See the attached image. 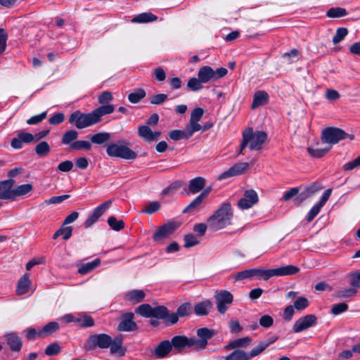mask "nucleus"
Returning a JSON list of instances; mask_svg holds the SVG:
<instances>
[{
    "label": "nucleus",
    "mask_w": 360,
    "mask_h": 360,
    "mask_svg": "<svg viewBox=\"0 0 360 360\" xmlns=\"http://www.w3.org/2000/svg\"><path fill=\"white\" fill-rule=\"evenodd\" d=\"M179 315L177 313L169 314V311L166 307V313L162 318H158V319H163L167 325H174L179 321Z\"/></svg>",
    "instance_id": "nucleus-50"
},
{
    "label": "nucleus",
    "mask_w": 360,
    "mask_h": 360,
    "mask_svg": "<svg viewBox=\"0 0 360 360\" xmlns=\"http://www.w3.org/2000/svg\"><path fill=\"white\" fill-rule=\"evenodd\" d=\"M135 312L143 317L158 319V318L164 317L166 313V307L160 305L152 307L149 304H142L136 308Z\"/></svg>",
    "instance_id": "nucleus-9"
},
{
    "label": "nucleus",
    "mask_w": 360,
    "mask_h": 360,
    "mask_svg": "<svg viewBox=\"0 0 360 360\" xmlns=\"http://www.w3.org/2000/svg\"><path fill=\"white\" fill-rule=\"evenodd\" d=\"M72 233V226H65L63 225L62 227L60 228L58 230H57L56 231V233L53 234V238L56 239L59 236H62L63 239L65 240H67L71 237Z\"/></svg>",
    "instance_id": "nucleus-42"
},
{
    "label": "nucleus",
    "mask_w": 360,
    "mask_h": 360,
    "mask_svg": "<svg viewBox=\"0 0 360 360\" xmlns=\"http://www.w3.org/2000/svg\"><path fill=\"white\" fill-rule=\"evenodd\" d=\"M202 82L200 79L195 77H192L188 79L187 82V88L193 91H197L203 88Z\"/></svg>",
    "instance_id": "nucleus-49"
},
{
    "label": "nucleus",
    "mask_w": 360,
    "mask_h": 360,
    "mask_svg": "<svg viewBox=\"0 0 360 360\" xmlns=\"http://www.w3.org/2000/svg\"><path fill=\"white\" fill-rule=\"evenodd\" d=\"M112 343V338L105 333L91 335L86 339L84 348L86 351L93 350L96 347L107 349Z\"/></svg>",
    "instance_id": "nucleus-5"
},
{
    "label": "nucleus",
    "mask_w": 360,
    "mask_h": 360,
    "mask_svg": "<svg viewBox=\"0 0 360 360\" xmlns=\"http://www.w3.org/2000/svg\"><path fill=\"white\" fill-rule=\"evenodd\" d=\"M246 352L242 349H236L229 355L224 357V360H248Z\"/></svg>",
    "instance_id": "nucleus-44"
},
{
    "label": "nucleus",
    "mask_w": 360,
    "mask_h": 360,
    "mask_svg": "<svg viewBox=\"0 0 360 360\" xmlns=\"http://www.w3.org/2000/svg\"><path fill=\"white\" fill-rule=\"evenodd\" d=\"M266 348H268V347L263 340L259 342L257 345L254 347L249 352H246L248 359L250 360L254 357L259 356L263 352H264Z\"/></svg>",
    "instance_id": "nucleus-35"
},
{
    "label": "nucleus",
    "mask_w": 360,
    "mask_h": 360,
    "mask_svg": "<svg viewBox=\"0 0 360 360\" xmlns=\"http://www.w3.org/2000/svg\"><path fill=\"white\" fill-rule=\"evenodd\" d=\"M91 148V144L90 142L87 141H75L72 143L70 146V150H90Z\"/></svg>",
    "instance_id": "nucleus-45"
},
{
    "label": "nucleus",
    "mask_w": 360,
    "mask_h": 360,
    "mask_svg": "<svg viewBox=\"0 0 360 360\" xmlns=\"http://www.w3.org/2000/svg\"><path fill=\"white\" fill-rule=\"evenodd\" d=\"M248 167L249 164L248 162H237L231 167L227 171L221 174L219 176L218 179H225L231 176L242 174L248 169Z\"/></svg>",
    "instance_id": "nucleus-17"
},
{
    "label": "nucleus",
    "mask_w": 360,
    "mask_h": 360,
    "mask_svg": "<svg viewBox=\"0 0 360 360\" xmlns=\"http://www.w3.org/2000/svg\"><path fill=\"white\" fill-rule=\"evenodd\" d=\"M185 130L187 134L186 136L191 138L195 132L201 130V125L198 122L190 120L189 123L186 125Z\"/></svg>",
    "instance_id": "nucleus-47"
},
{
    "label": "nucleus",
    "mask_w": 360,
    "mask_h": 360,
    "mask_svg": "<svg viewBox=\"0 0 360 360\" xmlns=\"http://www.w3.org/2000/svg\"><path fill=\"white\" fill-rule=\"evenodd\" d=\"M206 180L202 176L193 178L189 181L188 190L191 194H196L204 188Z\"/></svg>",
    "instance_id": "nucleus-26"
},
{
    "label": "nucleus",
    "mask_w": 360,
    "mask_h": 360,
    "mask_svg": "<svg viewBox=\"0 0 360 360\" xmlns=\"http://www.w3.org/2000/svg\"><path fill=\"white\" fill-rule=\"evenodd\" d=\"M78 132L75 129H71L65 133L62 136L61 142L64 145H70L76 141L78 137Z\"/></svg>",
    "instance_id": "nucleus-40"
},
{
    "label": "nucleus",
    "mask_w": 360,
    "mask_h": 360,
    "mask_svg": "<svg viewBox=\"0 0 360 360\" xmlns=\"http://www.w3.org/2000/svg\"><path fill=\"white\" fill-rule=\"evenodd\" d=\"M274 276H283L295 275L300 271V269L294 265H287L278 268L273 269Z\"/></svg>",
    "instance_id": "nucleus-28"
},
{
    "label": "nucleus",
    "mask_w": 360,
    "mask_h": 360,
    "mask_svg": "<svg viewBox=\"0 0 360 360\" xmlns=\"http://www.w3.org/2000/svg\"><path fill=\"white\" fill-rule=\"evenodd\" d=\"M323 188V186L321 184L318 182H314L309 185V186L306 187L304 192L300 193L295 199V200L298 203H301L304 200H305L307 198H309L310 196L313 195L316 192L319 191Z\"/></svg>",
    "instance_id": "nucleus-21"
},
{
    "label": "nucleus",
    "mask_w": 360,
    "mask_h": 360,
    "mask_svg": "<svg viewBox=\"0 0 360 360\" xmlns=\"http://www.w3.org/2000/svg\"><path fill=\"white\" fill-rule=\"evenodd\" d=\"M101 264V259H96L92 262H87L86 264H82L79 269H78V273L84 275L92 270H94L96 267L98 266Z\"/></svg>",
    "instance_id": "nucleus-36"
},
{
    "label": "nucleus",
    "mask_w": 360,
    "mask_h": 360,
    "mask_svg": "<svg viewBox=\"0 0 360 360\" xmlns=\"http://www.w3.org/2000/svg\"><path fill=\"white\" fill-rule=\"evenodd\" d=\"M177 227V224L174 221H169L163 224L154 233L153 236V240L156 243L162 241L172 234Z\"/></svg>",
    "instance_id": "nucleus-13"
},
{
    "label": "nucleus",
    "mask_w": 360,
    "mask_h": 360,
    "mask_svg": "<svg viewBox=\"0 0 360 360\" xmlns=\"http://www.w3.org/2000/svg\"><path fill=\"white\" fill-rule=\"evenodd\" d=\"M259 200L257 192L253 189L246 190L243 197L238 202V206L241 210H247L257 204Z\"/></svg>",
    "instance_id": "nucleus-14"
},
{
    "label": "nucleus",
    "mask_w": 360,
    "mask_h": 360,
    "mask_svg": "<svg viewBox=\"0 0 360 360\" xmlns=\"http://www.w3.org/2000/svg\"><path fill=\"white\" fill-rule=\"evenodd\" d=\"M139 136L146 142L157 141L161 135L160 131H153L148 125H141L138 129Z\"/></svg>",
    "instance_id": "nucleus-19"
},
{
    "label": "nucleus",
    "mask_w": 360,
    "mask_h": 360,
    "mask_svg": "<svg viewBox=\"0 0 360 360\" xmlns=\"http://www.w3.org/2000/svg\"><path fill=\"white\" fill-rule=\"evenodd\" d=\"M251 342L252 339L250 337H243L230 342L224 348L226 349L245 348L248 347Z\"/></svg>",
    "instance_id": "nucleus-29"
},
{
    "label": "nucleus",
    "mask_w": 360,
    "mask_h": 360,
    "mask_svg": "<svg viewBox=\"0 0 360 360\" xmlns=\"http://www.w3.org/2000/svg\"><path fill=\"white\" fill-rule=\"evenodd\" d=\"M158 20V16L150 12L142 13L135 16L132 20V22L135 23H147Z\"/></svg>",
    "instance_id": "nucleus-33"
},
{
    "label": "nucleus",
    "mask_w": 360,
    "mask_h": 360,
    "mask_svg": "<svg viewBox=\"0 0 360 360\" xmlns=\"http://www.w3.org/2000/svg\"><path fill=\"white\" fill-rule=\"evenodd\" d=\"M348 30L345 27H339L337 29L335 34L333 38V42L334 44H337L340 43L341 41L344 39V38L347 35Z\"/></svg>",
    "instance_id": "nucleus-53"
},
{
    "label": "nucleus",
    "mask_w": 360,
    "mask_h": 360,
    "mask_svg": "<svg viewBox=\"0 0 360 360\" xmlns=\"http://www.w3.org/2000/svg\"><path fill=\"white\" fill-rule=\"evenodd\" d=\"M192 306L189 302L181 304L177 309L176 313L179 317H185L191 313Z\"/></svg>",
    "instance_id": "nucleus-52"
},
{
    "label": "nucleus",
    "mask_w": 360,
    "mask_h": 360,
    "mask_svg": "<svg viewBox=\"0 0 360 360\" xmlns=\"http://www.w3.org/2000/svg\"><path fill=\"white\" fill-rule=\"evenodd\" d=\"M319 144L314 146H309L307 148V151L311 157L314 158H320L323 157L331 148L330 146L324 148L318 147Z\"/></svg>",
    "instance_id": "nucleus-32"
},
{
    "label": "nucleus",
    "mask_w": 360,
    "mask_h": 360,
    "mask_svg": "<svg viewBox=\"0 0 360 360\" xmlns=\"http://www.w3.org/2000/svg\"><path fill=\"white\" fill-rule=\"evenodd\" d=\"M348 304L345 302H340L338 304H334L331 308V314L333 315H338L348 309Z\"/></svg>",
    "instance_id": "nucleus-60"
},
{
    "label": "nucleus",
    "mask_w": 360,
    "mask_h": 360,
    "mask_svg": "<svg viewBox=\"0 0 360 360\" xmlns=\"http://www.w3.org/2000/svg\"><path fill=\"white\" fill-rule=\"evenodd\" d=\"M347 12L345 8L336 7L330 8L326 13L328 18H340L347 15Z\"/></svg>",
    "instance_id": "nucleus-48"
},
{
    "label": "nucleus",
    "mask_w": 360,
    "mask_h": 360,
    "mask_svg": "<svg viewBox=\"0 0 360 360\" xmlns=\"http://www.w3.org/2000/svg\"><path fill=\"white\" fill-rule=\"evenodd\" d=\"M108 225L115 231H120L124 229V223L122 220H117L115 217H110L108 219Z\"/></svg>",
    "instance_id": "nucleus-51"
},
{
    "label": "nucleus",
    "mask_w": 360,
    "mask_h": 360,
    "mask_svg": "<svg viewBox=\"0 0 360 360\" xmlns=\"http://www.w3.org/2000/svg\"><path fill=\"white\" fill-rule=\"evenodd\" d=\"M160 209V202L158 201H152L145 206V208L143 210L142 212L146 213L148 214H152L158 212Z\"/></svg>",
    "instance_id": "nucleus-54"
},
{
    "label": "nucleus",
    "mask_w": 360,
    "mask_h": 360,
    "mask_svg": "<svg viewBox=\"0 0 360 360\" xmlns=\"http://www.w3.org/2000/svg\"><path fill=\"white\" fill-rule=\"evenodd\" d=\"M269 100V95L264 91H257L253 97V101L252 103V108L255 109L260 105H263L267 103Z\"/></svg>",
    "instance_id": "nucleus-30"
},
{
    "label": "nucleus",
    "mask_w": 360,
    "mask_h": 360,
    "mask_svg": "<svg viewBox=\"0 0 360 360\" xmlns=\"http://www.w3.org/2000/svg\"><path fill=\"white\" fill-rule=\"evenodd\" d=\"M70 195H63L60 196H53L49 199L45 200L43 202L45 205H49L51 204H60L63 201L70 198Z\"/></svg>",
    "instance_id": "nucleus-57"
},
{
    "label": "nucleus",
    "mask_w": 360,
    "mask_h": 360,
    "mask_svg": "<svg viewBox=\"0 0 360 360\" xmlns=\"http://www.w3.org/2000/svg\"><path fill=\"white\" fill-rule=\"evenodd\" d=\"M349 284L354 288H360V271H354L349 274Z\"/></svg>",
    "instance_id": "nucleus-61"
},
{
    "label": "nucleus",
    "mask_w": 360,
    "mask_h": 360,
    "mask_svg": "<svg viewBox=\"0 0 360 360\" xmlns=\"http://www.w3.org/2000/svg\"><path fill=\"white\" fill-rule=\"evenodd\" d=\"M184 247L189 248L199 244L200 241L198 238L192 233L187 234L184 236Z\"/></svg>",
    "instance_id": "nucleus-56"
},
{
    "label": "nucleus",
    "mask_w": 360,
    "mask_h": 360,
    "mask_svg": "<svg viewBox=\"0 0 360 360\" xmlns=\"http://www.w3.org/2000/svg\"><path fill=\"white\" fill-rule=\"evenodd\" d=\"M6 343L13 352H19L22 348L20 338L15 333H10L5 335Z\"/></svg>",
    "instance_id": "nucleus-24"
},
{
    "label": "nucleus",
    "mask_w": 360,
    "mask_h": 360,
    "mask_svg": "<svg viewBox=\"0 0 360 360\" xmlns=\"http://www.w3.org/2000/svg\"><path fill=\"white\" fill-rule=\"evenodd\" d=\"M253 277H259L267 281L271 277L274 276L273 269H252Z\"/></svg>",
    "instance_id": "nucleus-39"
},
{
    "label": "nucleus",
    "mask_w": 360,
    "mask_h": 360,
    "mask_svg": "<svg viewBox=\"0 0 360 360\" xmlns=\"http://www.w3.org/2000/svg\"><path fill=\"white\" fill-rule=\"evenodd\" d=\"M34 141V136L29 132H19L16 137L11 141V146L14 149H20L23 146V143H29Z\"/></svg>",
    "instance_id": "nucleus-18"
},
{
    "label": "nucleus",
    "mask_w": 360,
    "mask_h": 360,
    "mask_svg": "<svg viewBox=\"0 0 360 360\" xmlns=\"http://www.w3.org/2000/svg\"><path fill=\"white\" fill-rule=\"evenodd\" d=\"M6 188V191L0 192V199L1 200H15L17 197L22 196L30 193L33 186L31 184H22L15 188Z\"/></svg>",
    "instance_id": "nucleus-10"
},
{
    "label": "nucleus",
    "mask_w": 360,
    "mask_h": 360,
    "mask_svg": "<svg viewBox=\"0 0 360 360\" xmlns=\"http://www.w3.org/2000/svg\"><path fill=\"white\" fill-rule=\"evenodd\" d=\"M30 281L29 279V274H25L19 280L16 288L18 295H21L25 294L30 288Z\"/></svg>",
    "instance_id": "nucleus-31"
},
{
    "label": "nucleus",
    "mask_w": 360,
    "mask_h": 360,
    "mask_svg": "<svg viewBox=\"0 0 360 360\" xmlns=\"http://www.w3.org/2000/svg\"><path fill=\"white\" fill-rule=\"evenodd\" d=\"M59 328V325L57 322H50L44 326L41 330H40L38 335L40 337L48 336Z\"/></svg>",
    "instance_id": "nucleus-41"
},
{
    "label": "nucleus",
    "mask_w": 360,
    "mask_h": 360,
    "mask_svg": "<svg viewBox=\"0 0 360 360\" xmlns=\"http://www.w3.org/2000/svg\"><path fill=\"white\" fill-rule=\"evenodd\" d=\"M357 288H342L336 290L333 297L337 300H350L352 297L356 296L357 293Z\"/></svg>",
    "instance_id": "nucleus-25"
},
{
    "label": "nucleus",
    "mask_w": 360,
    "mask_h": 360,
    "mask_svg": "<svg viewBox=\"0 0 360 360\" xmlns=\"http://www.w3.org/2000/svg\"><path fill=\"white\" fill-rule=\"evenodd\" d=\"M134 314L132 312L124 313L120 316V322L117 326V330L132 332L138 330L139 326L134 321Z\"/></svg>",
    "instance_id": "nucleus-12"
},
{
    "label": "nucleus",
    "mask_w": 360,
    "mask_h": 360,
    "mask_svg": "<svg viewBox=\"0 0 360 360\" xmlns=\"http://www.w3.org/2000/svg\"><path fill=\"white\" fill-rule=\"evenodd\" d=\"M214 298L217 304V311L221 314L227 311L233 300V295L225 290L217 291Z\"/></svg>",
    "instance_id": "nucleus-11"
},
{
    "label": "nucleus",
    "mask_w": 360,
    "mask_h": 360,
    "mask_svg": "<svg viewBox=\"0 0 360 360\" xmlns=\"http://www.w3.org/2000/svg\"><path fill=\"white\" fill-rule=\"evenodd\" d=\"M266 139L267 134L266 132L262 131L254 132L252 128H248L243 132L242 149L249 145V148L252 150H260Z\"/></svg>",
    "instance_id": "nucleus-3"
},
{
    "label": "nucleus",
    "mask_w": 360,
    "mask_h": 360,
    "mask_svg": "<svg viewBox=\"0 0 360 360\" xmlns=\"http://www.w3.org/2000/svg\"><path fill=\"white\" fill-rule=\"evenodd\" d=\"M76 323L81 328H90L95 325L94 319L86 314H82L77 317Z\"/></svg>",
    "instance_id": "nucleus-37"
},
{
    "label": "nucleus",
    "mask_w": 360,
    "mask_h": 360,
    "mask_svg": "<svg viewBox=\"0 0 360 360\" xmlns=\"http://www.w3.org/2000/svg\"><path fill=\"white\" fill-rule=\"evenodd\" d=\"M114 110L115 107L113 105L108 104L101 105L98 108L92 110L91 114L95 121V123L97 124L99 122H101V117L103 116L112 113Z\"/></svg>",
    "instance_id": "nucleus-20"
},
{
    "label": "nucleus",
    "mask_w": 360,
    "mask_h": 360,
    "mask_svg": "<svg viewBox=\"0 0 360 360\" xmlns=\"http://www.w3.org/2000/svg\"><path fill=\"white\" fill-rule=\"evenodd\" d=\"M122 337L117 336L114 339H112V343L109 347H110V352L112 354L117 353L122 347Z\"/></svg>",
    "instance_id": "nucleus-58"
},
{
    "label": "nucleus",
    "mask_w": 360,
    "mask_h": 360,
    "mask_svg": "<svg viewBox=\"0 0 360 360\" xmlns=\"http://www.w3.org/2000/svg\"><path fill=\"white\" fill-rule=\"evenodd\" d=\"M186 136H187V134L186 133L185 129L184 130H172L169 133V138L173 141H179L183 139H188L189 138Z\"/></svg>",
    "instance_id": "nucleus-55"
},
{
    "label": "nucleus",
    "mask_w": 360,
    "mask_h": 360,
    "mask_svg": "<svg viewBox=\"0 0 360 360\" xmlns=\"http://www.w3.org/2000/svg\"><path fill=\"white\" fill-rule=\"evenodd\" d=\"M204 200L198 195L182 211L183 213H193L200 210Z\"/></svg>",
    "instance_id": "nucleus-34"
},
{
    "label": "nucleus",
    "mask_w": 360,
    "mask_h": 360,
    "mask_svg": "<svg viewBox=\"0 0 360 360\" xmlns=\"http://www.w3.org/2000/svg\"><path fill=\"white\" fill-rule=\"evenodd\" d=\"M347 134L342 129L337 127H326L322 130L321 141L330 147L340 141L347 139Z\"/></svg>",
    "instance_id": "nucleus-7"
},
{
    "label": "nucleus",
    "mask_w": 360,
    "mask_h": 360,
    "mask_svg": "<svg viewBox=\"0 0 360 360\" xmlns=\"http://www.w3.org/2000/svg\"><path fill=\"white\" fill-rule=\"evenodd\" d=\"M128 144L127 141H122V143H110L106 148V153L110 157L134 160L137 158V154L127 146Z\"/></svg>",
    "instance_id": "nucleus-4"
},
{
    "label": "nucleus",
    "mask_w": 360,
    "mask_h": 360,
    "mask_svg": "<svg viewBox=\"0 0 360 360\" xmlns=\"http://www.w3.org/2000/svg\"><path fill=\"white\" fill-rule=\"evenodd\" d=\"M228 70L225 68H219L216 70L210 66H202L198 72V77L202 83L216 81L226 75Z\"/></svg>",
    "instance_id": "nucleus-8"
},
{
    "label": "nucleus",
    "mask_w": 360,
    "mask_h": 360,
    "mask_svg": "<svg viewBox=\"0 0 360 360\" xmlns=\"http://www.w3.org/2000/svg\"><path fill=\"white\" fill-rule=\"evenodd\" d=\"M47 116V112L44 111L39 115H34L27 120V123L30 125L37 124L42 122Z\"/></svg>",
    "instance_id": "nucleus-63"
},
{
    "label": "nucleus",
    "mask_w": 360,
    "mask_h": 360,
    "mask_svg": "<svg viewBox=\"0 0 360 360\" xmlns=\"http://www.w3.org/2000/svg\"><path fill=\"white\" fill-rule=\"evenodd\" d=\"M172 346L171 342L169 340H164L160 342L155 349L153 350V354L158 359H162L167 356L172 351Z\"/></svg>",
    "instance_id": "nucleus-23"
},
{
    "label": "nucleus",
    "mask_w": 360,
    "mask_h": 360,
    "mask_svg": "<svg viewBox=\"0 0 360 360\" xmlns=\"http://www.w3.org/2000/svg\"><path fill=\"white\" fill-rule=\"evenodd\" d=\"M146 293L143 290H132L126 292L123 297L126 301L133 304L143 302L146 298Z\"/></svg>",
    "instance_id": "nucleus-22"
},
{
    "label": "nucleus",
    "mask_w": 360,
    "mask_h": 360,
    "mask_svg": "<svg viewBox=\"0 0 360 360\" xmlns=\"http://www.w3.org/2000/svg\"><path fill=\"white\" fill-rule=\"evenodd\" d=\"M216 334L214 329L206 327L198 328L196 330L198 339L195 338H188L185 335H176L171 340L172 348L179 352L184 350L186 348L192 347L195 351L200 352L206 348L208 341Z\"/></svg>",
    "instance_id": "nucleus-1"
},
{
    "label": "nucleus",
    "mask_w": 360,
    "mask_h": 360,
    "mask_svg": "<svg viewBox=\"0 0 360 360\" xmlns=\"http://www.w3.org/2000/svg\"><path fill=\"white\" fill-rule=\"evenodd\" d=\"M146 95V91L143 89H137L128 95V100L131 103H138Z\"/></svg>",
    "instance_id": "nucleus-43"
},
{
    "label": "nucleus",
    "mask_w": 360,
    "mask_h": 360,
    "mask_svg": "<svg viewBox=\"0 0 360 360\" xmlns=\"http://www.w3.org/2000/svg\"><path fill=\"white\" fill-rule=\"evenodd\" d=\"M112 205V200H107L96 208L94 209L92 214H90L84 221V226L89 228L96 223L101 216L108 210Z\"/></svg>",
    "instance_id": "nucleus-16"
},
{
    "label": "nucleus",
    "mask_w": 360,
    "mask_h": 360,
    "mask_svg": "<svg viewBox=\"0 0 360 360\" xmlns=\"http://www.w3.org/2000/svg\"><path fill=\"white\" fill-rule=\"evenodd\" d=\"M213 304L209 300H203L200 302L197 303L194 306V312L197 316H207L210 309L212 308Z\"/></svg>",
    "instance_id": "nucleus-27"
},
{
    "label": "nucleus",
    "mask_w": 360,
    "mask_h": 360,
    "mask_svg": "<svg viewBox=\"0 0 360 360\" xmlns=\"http://www.w3.org/2000/svg\"><path fill=\"white\" fill-rule=\"evenodd\" d=\"M323 207L316 203L312 208L309 211L307 215V220L308 222H311L320 212L321 209Z\"/></svg>",
    "instance_id": "nucleus-64"
},
{
    "label": "nucleus",
    "mask_w": 360,
    "mask_h": 360,
    "mask_svg": "<svg viewBox=\"0 0 360 360\" xmlns=\"http://www.w3.org/2000/svg\"><path fill=\"white\" fill-rule=\"evenodd\" d=\"M50 146L46 141L39 142L35 147V153L40 157L47 155L50 152Z\"/></svg>",
    "instance_id": "nucleus-46"
},
{
    "label": "nucleus",
    "mask_w": 360,
    "mask_h": 360,
    "mask_svg": "<svg viewBox=\"0 0 360 360\" xmlns=\"http://www.w3.org/2000/svg\"><path fill=\"white\" fill-rule=\"evenodd\" d=\"M233 217L231 203L224 202L207 219L208 228L214 231L223 229L231 224Z\"/></svg>",
    "instance_id": "nucleus-2"
},
{
    "label": "nucleus",
    "mask_w": 360,
    "mask_h": 360,
    "mask_svg": "<svg viewBox=\"0 0 360 360\" xmlns=\"http://www.w3.org/2000/svg\"><path fill=\"white\" fill-rule=\"evenodd\" d=\"M111 139L110 134L108 132H98L91 136V141L96 144H103Z\"/></svg>",
    "instance_id": "nucleus-38"
},
{
    "label": "nucleus",
    "mask_w": 360,
    "mask_h": 360,
    "mask_svg": "<svg viewBox=\"0 0 360 360\" xmlns=\"http://www.w3.org/2000/svg\"><path fill=\"white\" fill-rule=\"evenodd\" d=\"M113 100V96L110 91H103L98 97V103L101 105H108Z\"/></svg>",
    "instance_id": "nucleus-59"
},
{
    "label": "nucleus",
    "mask_w": 360,
    "mask_h": 360,
    "mask_svg": "<svg viewBox=\"0 0 360 360\" xmlns=\"http://www.w3.org/2000/svg\"><path fill=\"white\" fill-rule=\"evenodd\" d=\"M316 316L314 314L302 316L295 322L292 330L295 333H300L314 326L316 323Z\"/></svg>",
    "instance_id": "nucleus-15"
},
{
    "label": "nucleus",
    "mask_w": 360,
    "mask_h": 360,
    "mask_svg": "<svg viewBox=\"0 0 360 360\" xmlns=\"http://www.w3.org/2000/svg\"><path fill=\"white\" fill-rule=\"evenodd\" d=\"M68 122L79 129L96 124L91 112L84 113L79 110H76L71 113L69 116Z\"/></svg>",
    "instance_id": "nucleus-6"
},
{
    "label": "nucleus",
    "mask_w": 360,
    "mask_h": 360,
    "mask_svg": "<svg viewBox=\"0 0 360 360\" xmlns=\"http://www.w3.org/2000/svg\"><path fill=\"white\" fill-rule=\"evenodd\" d=\"M293 307L297 310H302L309 306V301L306 297H298L293 304Z\"/></svg>",
    "instance_id": "nucleus-62"
}]
</instances>
